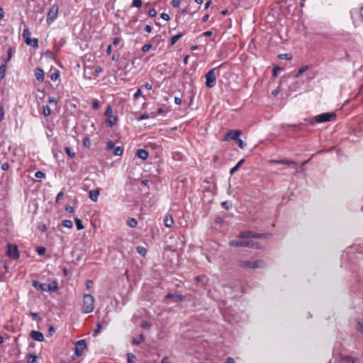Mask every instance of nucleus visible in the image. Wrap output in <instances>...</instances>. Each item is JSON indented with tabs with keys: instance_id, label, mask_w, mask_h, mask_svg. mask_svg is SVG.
Returning a JSON list of instances; mask_svg holds the SVG:
<instances>
[{
	"instance_id": "40",
	"label": "nucleus",
	"mask_w": 363,
	"mask_h": 363,
	"mask_svg": "<svg viewBox=\"0 0 363 363\" xmlns=\"http://www.w3.org/2000/svg\"><path fill=\"white\" fill-rule=\"evenodd\" d=\"M37 357L35 354H29L27 361L29 363H34L36 361Z\"/></svg>"
},
{
	"instance_id": "43",
	"label": "nucleus",
	"mask_w": 363,
	"mask_h": 363,
	"mask_svg": "<svg viewBox=\"0 0 363 363\" xmlns=\"http://www.w3.org/2000/svg\"><path fill=\"white\" fill-rule=\"evenodd\" d=\"M35 177L38 179H44L45 178V174L41 171H38L35 172Z\"/></svg>"
},
{
	"instance_id": "38",
	"label": "nucleus",
	"mask_w": 363,
	"mask_h": 363,
	"mask_svg": "<svg viewBox=\"0 0 363 363\" xmlns=\"http://www.w3.org/2000/svg\"><path fill=\"white\" fill-rule=\"evenodd\" d=\"M83 145L84 147H86L87 148L90 147L91 143L90 139L88 137H86L83 139Z\"/></svg>"
},
{
	"instance_id": "26",
	"label": "nucleus",
	"mask_w": 363,
	"mask_h": 363,
	"mask_svg": "<svg viewBox=\"0 0 363 363\" xmlns=\"http://www.w3.org/2000/svg\"><path fill=\"white\" fill-rule=\"evenodd\" d=\"M145 340V337L143 335H140L138 338H133L132 340V343L133 345H139L140 342Z\"/></svg>"
},
{
	"instance_id": "20",
	"label": "nucleus",
	"mask_w": 363,
	"mask_h": 363,
	"mask_svg": "<svg viewBox=\"0 0 363 363\" xmlns=\"http://www.w3.org/2000/svg\"><path fill=\"white\" fill-rule=\"evenodd\" d=\"M245 247H247L253 248V249L260 247V246L259 245V244L257 242H255L252 240H245Z\"/></svg>"
},
{
	"instance_id": "52",
	"label": "nucleus",
	"mask_w": 363,
	"mask_h": 363,
	"mask_svg": "<svg viewBox=\"0 0 363 363\" xmlns=\"http://www.w3.org/2000/svg\"><path fill=\"white\" fill-rule=\"evenodd\" d=\"M115 147L114 143L113 141H108L106 144V147L108 150H112Z\"/></svg>"
},
{
	"instance_id": "3",
	"label": "nucleus",
	"mask_w": 363,
	"mask_h": 363,
	"mask_svg": "<svg viewBox=\"0 0 363 363\" xmlns=\"http://www.w3.org/2000/svg\"><path fill=\"white\" fill-rule=\"evenodd\" d=\"M336 118L335 113H323L316 116L314 119L315 122L318 123H325L328 121H333Z\"/></svg>"
},
{
	"instance_id": "16",
	"label": "nucleus",
	"mask_w": 363,
	"mask_h": 363,
	"mask_svg": "<svg viewBox=\"0 0 363 363\" xmlns=\"http://www.w3.org/2000/svg\"><path fill=\"white\" fill-rule=\"evenodd\" d=\"M164 224L166 227L170 228L174 224V220L171 215L167 214L164 218Z\"/></svg>"
},
{
	"instance_id": "47",
	"label": "nucleus",
	"mask_w": 363,
	"mask_h": 363,
	"mask_svg": "<svg viewBox=\"0 0 363 363\" xmlns=\"http://www.w3.org/2000/svg\"><path fill=\"white\" fill-rule=\"evenodd\" d=\"M37 252L39 255H43L45 252V248L44 247H39L37 248Z\"/></svg>"
},
{
	"instance_id": "6",
	"label": "nucleus",
	"mask_w": 363,
	"mask_h": 363,
	"mask_svg": "<svg viewBox=\"0 0 363 363\" xmlns=\"http://www.w3.org/2000/svg\"><path fill=\"white\" fill-rule=\"evenodd\" d=\"M105 115L108 117L107 123L108 126H113L117 121V117L113 115V110L110 106L106 108Z\"/></svg>"
},
{
	"instance_id": "58",
	"label": "nucleus",
	"mask_w": 363,
	"mask_h": 363,
	"mask_svg": "<svg viewBox=\"0 0 363 363\" xmlns=\"http://www.w3.org/2000/svg\"><path fill=\"white\" fill-rule=\"evenodd\" d=\"M92 106L94 109H98L99 107V102L96 99H94L92 102Z\"/></svg>"
},
{
	"instance_id": "36",
	"label": "nucleus",
	"mask_w": 363,
	"mask_h": 363,
	"mask_svg": "<svg viewBox=\"0 0 363 363\" xmlns=\"http://www.w3.org/2000/svg\"><path fill=\"white\" fill-rule=\"evenodd\" d=\"M342 359L347 362H350L351 363H355L357 361V359L352 356H344L342 357Z\"/></svg>"
},
{
	"instance_id": "27",
	"label": "nucleus",
	"mask_w": 363,
	"mask_h": 363,
	"mask_svg": "<svg viewBox=\"0 0 363 363\" xmlns=\"http://www.w3.org/2000/svg\"><path fill=\"white\" fill-rule=\"evenodd\" d=\"M308 69H309V67L308 65L302 66L301 67H300V69H298V71L296 73L295 77L296 78L299 77L304 72H306Z\"/></svg>"
},
{
	"instance_id": "55",
	"label": "nucleus",
	"mask_w": 363,
	"mask_h": 363,
	"mask_svg": "<svg viewBox=\"0 0 363 363\" xmlns=\"http://www.w3.org/2000/svg\"><path fill=\"white\" fill-rule=\"evenodd\" d=\"M282 70V68L281 67H274L273 69V75L274 76H277V74H278V72Z\"/></svg>"
},
{
	"instance_id": "1",
	"label": "nucleus",
	"mask_w": 363,
	"mask_h": 363,
	"mask_svg": "<svg viewBox=\"0 0 363 363\" xmlns=\"http://www.w3.org/2000/svg\"><path fill=\"white\" fill-rule=\"evenodd\" d=\"M94 308V298L91 294H84L83 297V305L82 312L83 313H89Z\"/></svg>"
},
{
	"instance_id": "18",
	"label": "nucleus",
	"mask_w": 363,
	"mask_h": 363,
	"mask_svg": "<svg viewBox=\"0 0 363 363\" xmlns=\"http://www.w3.org/2000/svg\"><path fill=\"white\" fill-rule=\"evenodd\" d=\"M245 240H233L230 241L229 245L231 247H245Z\"/></svg>"
},
{
	"instance_id": "25",
	"label": "nucleus",
	"mask_w": 363,
	"mask_h": 363,
	"mask_svg": "<svg viewBox=\"0 0 363 363\" xmlns=\"http://www.w3.org/2000/svg\"><path fill=\"white\" fill-rule=\"evenodd\" d=\"M127 225L130 228H135L138 225V221L134 218H130L127 220Z\"/></svg>"
},
{
	"instance_id": "54",
	"label": "nucleus",
	"mask_w": 363,
	"mask_h": 363,
	"mask_svg": "<svg viewBox=\"0 0 363 363\" xmlns=\"http://www.w3.org/2000/svg\"><path fill=\"white\" fill-rule=\"evenodd\" d=\"M59 77V74L57 72H54L52 74H51L50 75V78L52 81H55L58 79Z\"/></svg>"
},
{
	"instance_id": "62",
	"label": "nucleus",
	"mask_w": 363,
	"mask_h": 363,
	"mask_svg": "<svg viewBox=\"0 0 363 363\" xmlns=\"http://www.w3.org/2000/svg\"><path fill=\"white\" fill-rule=\"evenodd\" d=\"M48 101L50 104H54V105H57V100L52 97H50Z\"/></svg>"
},
{
	"instance_id": "60",
	"label": "nucleus",
	"mask_w": 363,
	"mask_h": 363,
	"mask_svg": "<svg viewBox=\"0 0 363 363\" xmlns=\"http://www.w3.org/2000/svg\"><path fill=\"white\" fill-rule=\"evenodd\" d=\"M64 196V193L62 191H60L57 194L56 197V201L58 202Z\"/></svg>"
},
{
	"instance_id": "4",
	"label": "nucleus",
	"mask_w": 363,
	"mask_h": 363,
	"mask_svg": "<svg viewBox=\"0 0 363 363\" xmlns=\"http://www.w3.org/2000/svg\"><path fill=\"white\" fill-rule=\"evenodd\" d=\"M216 69H217V67L211 69L206 74V85L208 88H212L216 86V77L215 71Z\"/></svg>"
},
{
	"instance_id": "39",
	"label": "nucleus",
	"mask_w": 363,
	"mask_h": 363,
	"mask_svg": "<svg viewBox=\"0 0 363 363\" xmlns=\"http://www.w3.org/2000/svg\"><path fill=\"white\" fill-rule=\"evenodd\" d=\"M43 114L45 116H49L51 113L50 108L48 106H43Z\"/></svg>"
},
{
	"instance_id": "34",
	"label": "nucleus",
	"mask_w": 363,
	"mask_h": 363,
	"mask_svg": "<svg viewBox=\"0 0 363 363\" xmlns=\"http://www.w3.org/2000/svg\"><path fill=\"white\" fill-rule=\"evenodd\" d=\"M62 225L67 228H72L73 227V223L70 220H64L62 221Z\"/></svg>"
},
{
	"instance_id": "48",
	"label": "nucleus",
	"mask_w": 363,
	"mask_h": 363,
	"mask_svg": "<svg viewBox=\"0 0 363 363\" xmlns=\"http://www.w3.org/2000/svg\"><path fill=\"white\" fill-rule=\"evenodd\" d=\"M101 328H102L101 324L97 323L96 328L94 330V335H96L97 334H99L101 332Z\"/></svg>"
},
{
	"instance_id": "10",
	"label": "nucleus",
	"mask_w": 363,
	"mask_h": 363,
	"mask_svg": "<svg viewBox=\"0 0 363 363\" xmlns=\"http://www.w3.org/2000/svg\"><path fill=\"white\" fill-rule=\"evenodd\" d=\"M8 255L14 259L19 257L18 250L16 245L8 244Z\"/></svg>"
},
{
	"instance_id": "56",
	"label": "nucleus",
	"mask_w": 363,
	"mask_h": 363,
	"mask_svg": "<svg viewBox=\"0 0 363 363\" xmlns=\"http://www.w3.org/2000/svg\"><path fill=\"white\" fill-rule=\"evenodd\" d=\"M141 94H142L141 89H138L137 90V91H136V92L135 93V94H134V99H138V98L141 96Z\"/></svg>"
},
{
	"instance_id": "32",
	"label": "nucleus",
	"mask_w": 363,
	"mask_h": 363,
	"mask_svg": "<svg viewBox=\"0 0 363 363\" xmlns=\"http://www.w3.org/2000/svg\"><path fill=\"white\" fill-rule=\"evenodd\" d=\"M113 149H114L113 154L116 156H121L123 152V148L122 147H120V146L116 147H114Z\"/></svg>"
},
{
	"instance_id": "64",
	"label": "nucleus",
	"mask_w": 363,
	"mask_h": 363,
	"mask_svg": "<svg viewBox=\"0 0 363 363\" xmlns=\"http://www.w3.org/2000/svg\"><path fill=\"white\" fill-rule=\"evenodd\" d=\"M225 363H235V362L233 357H228L226 359Z\"/></svg>"
},
{
	"instance_id": "31",
	"label": "nucleus",
	"mask_w": 363,
	"mask_h": 363,
	"mask_svg": "<svg viewBox=\"0 0 363 363\" xmlns=\"http://www.w3.org/2000/svg\"><path fill=\"white\" fill-rule=\"evenodd\" d=\"M356 329L363 334V319L358 320L357 322Z\"/></svg>"
},
{
	"instance_id": "14",
	"label": "nucleus",
	"mask_w": 363,
	"mask_h": 363,
	"mask_svg": "<svg viewBox=\"0 0 363 363\" xmlns=\"http://www.w3.org/2000/svg\"><path fill=\"white\" fill-rule=\"evenodd\" d=\"M35 77L39 82H43L44 80V71L40 67H37L35 69Z\"/></svg>"
},
{
	"instance_id": "21",
	"label": "nucleus",
	"mask_w": 363,
	"mask_h": 363,
	"mask_svg": "<svg viewBox=\"0 0 363 363\" xmlns=\"http://www.w3.org/2000/svg\"><path fill=\"white\" fill-rule=\"evenodd\" d=\"M264 265V263L262 260H255L252 261V269H257V268H261L263 267Z\"/></svg>"
},
{
	"instance_id": "33",
	"label": "nucleus",
	"mask_w": 363,
	"mask_h": 363,
	"mask_svg": "<svg viewBox=\"0 0 363 363\" xmlns=\"http://www.w3.org/2000/svg\"><path fill=\"white\" fill-rule=\"evenodd\" d=\"M89 69H91L90 68H85L84 69V76L85 78H87V79H92L93 78V74H92V72H89Z\"/></svg>"
},
{
	"instance_id": "41",
	"label": "nucleus",
	"mask_w": 363,
	"mask_h": 363,
	"mask_svg": "<svg viewBox=\"0 0 363 363\" xmlns=\"http://www.w3.org/2000/svg\"><path fill=\"white\" fill-rule=\"evenodd\" d=\"M128 357V363H134V359H135V356L132 353H128L127 354Z\"/></svg>"
},
{
	"instance_id": "2",
	"label": "nucleus",
	"mask_w": 363,
	"mask_h": 363,
	"mask_svg": "<svg viewBox=\"0 0 363 363\" xmlns=\"http://www.w3.org/2000/svg\"><path fill=\"white\" fill-rule=\"evenodd\" d=\"M271 236L270 234L267 233H255L251 231H243L239 235L240 239H249L251 238H268Z\"/></svg>"
},
{
	"instance_id": "8",
	"label": "nucleus",
	"mask_w": 363,
	"mask_h": 363,
	"mask_svg": "<svg viewBox=\"0 0 363 363\" xmlns=\"http://www.w3.org/2000/svg\"><path fill=\"white\" fill-rule=\"evenodd\" d=\"M242 132L240 130H229L226 133L225 135L223 140V141H228L229 140H236L239 136L241 135Z\"/></svg>"
},
{
	"instance_id": "12",
	"label": "nucleus",
	"mask_w": 363,
	"mask_h": 363,
	"mask_svg": "<svg viewBox=\"0 0 363 363\" xmlns=\"http://www.w3.org/2000/svg\"><path fill=\"white\" fill-rule=\"evenodd\" d=\"M30 31L26 28L23 30L22 36L27 45H32V39L30 38Z\"/></svg>"
},
{
	"instance_id": "28",
	"label": "nucleus",
	"mask_w": 363,
	"mask_h": 363,
	"mask_svg": "<svg viewBox=\"0 0 363 363\" xmlns=\"http://www.w3.org/2000/svg\"><path fill=\"white\" fill-rule=\"evenodd\" d=\"M6 70V64H2L0 65V79H2L5 77Z\"/></svg>"
},
{
	"instance_id": "57",
	"label": "nucleus",
	"mask_w": 363,
	"mask_h": 363,
	"mask_svg": "<svg viewBox=\"0 0 363 363\" xmlns=\"http://www.w3.org/2000/svg\"><path fill=\"white\" fill-rule=\"evenodd\" d=\"M33 48H38V40L37 38H33L32 40V45H30Z\"/></svg>"
},
{
	"instance_id": "53",
	"label": "nucleus",
	"mask_w": 363,
	"mask_h": 363,
	"mask_svg": "<svg viewBox=\"0 0 363 363\" xmlns=\"http://www.w3.org/2000/svg\"><path fill=\"white\" fill-rule=\"evenodd\" d=\"M161 18L167 21H169L170 20V16L168 13H162L161 14Z\"/></svg>"
},
{
	"instance_id": "35",
	"label": "nucleus",
	"mask_w": 363,
	"mask_h": 363,
	"mask_svg": "<svg viewBox=\"0 0 363 363\" xmlns=\"http://www.w3.org/2000/svg\"><path fill=\"white\" fill-rule=\"evenodd\" d=\"M137 252L142 256H145L147 252L146 248H145L143 246H138L137 247Z\"/></svg>"
},
{
	"instance_id": "7",
	"label": "nucleus",
	"mask_w": 363,
	"mask_h": 363,
	"mask_svg": "<svg viewBox=\"0 0 363 363\" xmlns=\"http://www.w3.org/2000/svg\"><path fill=\"white\" fill-rule=\"evenodd\" d=\"M86 348V343L84 340H79L75 344V354L78 357L81 356L85 349Z\"/></svg>"
},
{
	"instance_id": "63",
	"label": "nucleus",
	"mask_w": 363,
	"mask_h": 363,
	"mask_svg": "<svg viewBox=\"0 0 363 363\" xmlns=\"http://www.w3.org/2000/svg\"><path fill=\"white\" fill-rule=\"evenodd\" d=\"M161 363H171V362L168 357H164L162 358Z\"/></svg>"
},
{
	"instance_id": "19",
	"label": "nucleus",
	"mask_w": 363,
	"mask_h": 363,
	"mask_svg": "<svg viewBox=\"0 0 363 363\" xmlns=\"http://www.w3.org/2000/svg\"><path fill=\"white\" fill-rule=\"evenodd\" d=\"M46 284H41L37 281H33V287H35L36 289L40 290L42 291H45Z\"/></svg>"
},
{
	"instance_id": "30",
	"label": "nucleus",
	"mask_w": 363,
	"mask_h": 363,
	"mask_svg": "<svg viewBox=\"0 0 363 363\" xmlns=\"http://www.w3.org/2000/svg\"><path fill=\"white\" fill-rule=\"evenodd\" d=\"M183 33H178L171 38V45H174L179 39H180L183 36Z\"/></svg>"
},
{
	"instance_id": "37",
	"label": "nucleus",
	"mask_w": 363,
	"mask_h": 363,
	"mask_svg": "<svg viewBox=\"0 0 363 363\" xmlns=\"http://www.w3.org/2000/svg\"><path fill=\"white\" fill-rule=\"evenodd\" d=\"M65 150L66 153L69 156V157L74 158L75 157V153L72 150L70 147H66Z\"/></svg>"
},
{
	"instance_id": "45",
	"label": "nucleus",
	"mask_w": 363,
	"mask_h": 363,
	"mask_svg": "<svg viewBox=\"0 0 363 363\" xmlns=\"http://www.w3.org/2000/svg\"><path fill=\"white\" fill-rule=\"evenodd\" d=\"M132 5H133V6L140 8L142 6V1L141 0H133Z\"/></svg>"
},
{
	"instance_id": "51",
	"label": "nucleus",
	"mask_w": 363,
	"mask_h": 363,
	"mask_svg": "<svg viewBox=\"0 0 363 363\" xmlns=\"http://www.w3.org/2000/svg\"><path fill=\"white\" fill-rule=\"evenodd\" d=\"M181 0H172V4L174 8H178L180 5Z\"/></svg>"
},
{
	"instance_id": "42",
	"label": "nucleus",
	"mask_w": 363,
	"mask_h": 363,
	"mask_svg": "<svg viewBox=\"0 0 363 363\" xmlns=\"http://www.w3.org/2000/svg\"><path fill=\"white\" fill-rule=\"evenodd\" d=\"M235 141L237 142V144L240 149L245 148V143L240 138H238Z\"/></svg>"
},
{
	"instance_id": "24",
	"label": "nucleus",
	"mask_w": 363,
	"mask_h": 363,
	"mask_svg": "<svg viewBox=\"0 0 363 363\" xmlns=\"http://www.w3.org/2000/svg\"><path fill=\"white\" fill-rule=\"evenodd\" d=\"M57 284L56 282L52 284H46L45 291H54L57 290Z\"/></svg>"
},
{
	"instance_id": "9",
	"label": "nucleus",
	"mask_w": 363,
	"mask_h": 363,
	"mask_svg": "<svg viewBox=\"0 0 363 363\" xmlns=\"http://www.w3.org/2000/svg\"><path fill=\"white\" fill-rule=\"evenodd\" d=\"M269 162L275 163V164H286V165L291 166L293 169H294L295 174L298 173L297 164L294 161H291V160H271Z\"/></svg>"
},
{
	"instance_id": "29",
	"label": "nucleus",
	"mask_w": 363,
	"mask_h": 363,
	"mask_svg": "<svg viewBox=\"0 0 363 363\" xmlns=\"http://www.w3.org/2000/svg\"><path fill=\"white\" fill-rule=\"evenodd\" d=\"M74 220L78 230H83L84 228V226L82 224V221L81 219L75 218Z\"/></svg>"
},
{
	"instance_id": "61",
	"label": "nucleus",
	"mask_w": 363,
	"mask_h": 363,
	"mask_svg": "<svg viewBox=\"0 0 363 363\" xmlns=\"http://www.w3.org/2000/svg\"><path fill=\"white\" fill-rule=\"evenodd\" d=\"M121 42V38L119 37H116L114 39H113V45H117L119 44V43Z\"/></svg>"
},
{
	"instance_id": "22",
	"label": "nucleus",
	"mask_w": 363,
	"mask_h": 363,
	"mask_svg": "<svg viewBox=\"0 0 363 363\" xmlns=\"http://www.w3.org/2000/svg\"><path fill=\"white\" fill-rule=\"evenodd\" d=\"M243 162H244V160H243V159L240 160L237 163V164H236L235 167H233V168H231V169H230V174L231 175H233V174H235V173L238 170L239 167H240L243 164Z\"/></svg>"
},
{
	"instance_id": "15",
	"label": "nucleus",
	"mask_w": 363,
	"mask_h": 363,
	"mask_svg": "<svg viewBox=\"0 0 363 363\" xmlns=\"http://www.w3.org/2000/svg\"><path fill=\"white\" fill-rule=\"evenodd\" d=\"M99 194V189L91 190L89 192V197L92 201L96 202L98 201Z\"/></svg>"
},
{
	"instance_id": "46",
	"label": "nucleus",
	"mask_w": 363,
	"mask_h": 363,
	"mask_svg": "<svg viewBox=\"0 0 363 363\" xmlns=\"http://www.w3.org/2000/svg\"><path fill=\"white\" fill-rule=\"evenodd\" d=\"M152 48L151 44H145L142 47V51L143 52H147Z\"/></svg>"
},
{
	"instance_id": "49",
	"label": "nucleus",
	"mask_w": 363,
	"mask_h": 363,
	"mask_svg": "<svg viewBox=\"0 0 363 363\" xmlns=\"http://www.w3.org/2000/svg\"><path fill=\"white\" fill-rule=\"evenodd\" d=\"M4 117V106L1 105L0 106V122L3 121Z\"/></svg>"
},
{
	"instance_id": "11",
	"label": "nucleus",
	"mask_w": 363,
	"mask_h": 363,
	"mask_svg": "<svg viewBox=\"0 0 363 363\" xmlns=\"http://www.w3.org/2000/svg\"><path fill=\"white\" fill-rule=\"evenodd\" d=\"M30 335L35 341L43 342L44 340V335L41 332L32 330Z\"/></svg>"
},
{
	"instance_id": "23",
	"label": "nucleus",
	"mask_w": 363,
	"mask_h": 363,
	"mask_svg": "<svg viewBox=\"0 0 363 363\" xmlns=\"http://www.w3.org/2000/svg\"><path fill=\"white\" fill-rule=\"evenodd\" d=\"M239 265L243 268H252V261L241 260L239 262Z\"/></svg>"
},
{
	"instance_id": "17",
	"label": "nucleus",
	"mask_w": 363,
	"mask_h": 363,
	"mask_svg": "<svg viewBox=\"0 0 363 363\" xmlns=\"http://www.w3.org/2000/svg\"><path fill=\"white\" fill-rule=\"evenodd\" d=\"M148 152L144 149H139L137 151L136 155L141 160H145L148 157Z\"/></svg>"
},
{
	"instance_id": "13",
	"label": "nucleus",
	"mask_w": 363,
	"mask_h": 363,
	"mask_svg": "<svg viewBox=\"0 0 363 363\" xmlns=\"http://www.w3.org/2000/svg\"><path fill=\"white\" fill-rule=\"evenodd\" d=\"M166 298L172 299V301L175 303L183 301L185 298L184 296L183 295H175L172 294H167Z\"/></svg>"
},
{
	"instance_id": "44",
	"label": "nucleus",
	"mask_w": 363,
	"mask_h": 363,
	"mask_svg": "<svg viewBox=\"0 0 363 363\" xmlns=\"http://www.w3.org/2000/svg\"><path fill=\"white\" fill-rule=\"evenodd\" d=\"M221 206L225 209L228 210V209H230L231 208L232 204H231V203H230L228 201H223V202H222Z\"/></svg>"
},
{
	"instance_id": "50",
	"label": "nucleus",
	"mask_w": 363,
	"mask_h": 363,
	"mask_svg": "<svg viewBox=\"0 0 363 363\" xmlns=\"http://www.w3.org/2000/svg\"><path fill=\"white\" fill-rule=\"evenodd\" d=\"M148 15L150 17H155L157 15V11L155 9L149 10Z\"/></svg>"
},
{
	"instance_id": "5",
	"label": "nucleus",
	"mask_w": 363,
	"mask_h": 363,
	"mask_svg": "<svg viewBox=\"0 0 363 363\" xmlns=\"http://www.w3.org/2000/svg\"><path fill=\"white\" fill-rule=\"evenodd\" d=\"M58 12H59L58 5L56 4H53L48 13L47 22L48 23H52L57 18Z\"/></svg>"
},
{
	"instance_id": "59",
	"label": "nucleus",
	"mask_w": 363,
	"mask_h": 363,
	"mask_svg": "<svg viewBox=\"0 0 363 363\" xmlns=\"http://www.w3.org/2000/svg\"><path fill=\"white\" fill-rule=\"evenodd\" d=\"M9 168V163L7 162H5L4 164H2L1 165V169L4 170V171H7Z\"/></svg>"
}]
</instances>
